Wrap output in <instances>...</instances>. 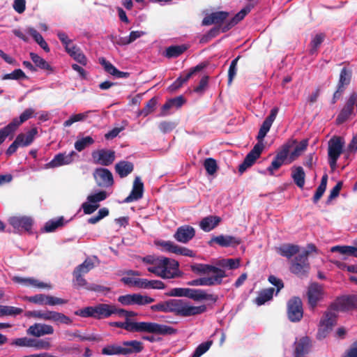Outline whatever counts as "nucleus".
<instances>
[{
  "instance_id": "nucleus-9",
  "label": "nucleus",
  "mask_w": 357,
  "mask_h": 357,
  "mask_svg": "<svg viewBox=\"0 0 357 357\" xmlns=\"http://www.w3.org/2000/svg\"><path fill=\"white\" fill-rule=\"evenodd\" d=\"M307 257L308 252H302L296 257L291 263V272L299 277L305 276L310 269Z\"/></svg>"
},
{
  "instance_id": "nucleus-10",
  "label": "nucleus",
  "mask_w": 357,
  "mask_h": 357,
  "mask_svg": "<svg viewBox=\"0 0 357 357\" xmlns=\"http://www.w3.org/2000/svg\"><path fill=\"white\" fill-rule=\"evenodd\" d=\"M334 311L348 312L357 310V296H343L337 298L331 305Z\"/></svg>"
},
{
  "instance_id": "nucleus-2",
  "label": "nucleus",
  "mask_w": 357,
  "mask_h": 357,
  "mask_svg": "<svg viewBox=\"0 0 357 357\" xmlns=\"http://www.w3.org/2000/svg\"><path fill=\"white\" fill-rule=\"evenodd\" d=\"M109 325L123 328L129 332L146 333L160 335H173L176 333V330L170 326L155 322L132 321L129 319H126L124 322H110Z\"/></svg>"
},
{
  "instance_id": "nucleus-45",
  "label": "nucleus",
  "mask_w": 357,
  "mask_h": 357,
  "mask_svg": "<svg viewBox=\"0 0 357 357\" xmlns=\"http://www.w3.org/2000/svg\"><path fill=\"white\" fill-rule=\"evenodd\" d=\"M199 69V66H197L195 70L186 74L185 76H181L178 78H177L176 80L169 86V89L172 91H173L180 88L184 83H185L190 78L194 71Z\"/></svg>"
},
{
  "instance_id": "nucleus-12",
  "label": "nucleus",
  "mask_w": 357,
  "mask_h": 357,
  "mask_svg": "<svg viewBox=\"0 0 357 357\" xmlns=\"http://www.w3.org/2000/svg\"><path fill=\"white\" fill-rule=\"evenodd\" d=\"M264 149V144L261 143H257L250 152L245 156L243 162L238 167V172L242 174L248 168L250 167L259 158L261 153Z\"/></svg>"
},
{
  "instance_id": "nucleus-31",
  "label": "nucleus",
  "mask_w": 357,
  "mask_h": 357,
  "mask_svg": "<svg viewBox=\"0 0 357 357\" xmlns=\"http://www.w3.org/2000/svg\"><path fill=\"white\" fill-rule=\"evenodd\" d=\"M218 245L222 247L235 246L241 243V240L231 236L220 235L212 239Z\"/></svg>"
},
{
  "instance_id": "nucleus-39",
  "label": "nucleus",
  "mask_w": 357,
  "mask_h": 357,
  "mask_svg": "<svg viewBox=\"0 0 357 357\" xmlns=\"http://www.w3.org/2000/svg\"><path fill=\"white\" fill-rule=\"evenodd\" d=\"M332 252H338L342 255L357 257V246L336 245L331 248Z\"/></svg>"
},
{
  "instance_id": "nucleus-24",
  "label": "nucleus",
  "mask_w": 357,
  "mask_h": 357,
  "mask_svg": "<svg viewBox=\"0 0 357 357\" xmlns=\"http://www.w3.org/2000/svg\"><path fill=\"white\" fill-rule=\"evenodd\" d=\"M74 151L66 153H59L54 156L52 161L47 164L49 167H56L61 165H68L73 160Z\"/></svg>"
},
{
  "instance_id": "nucleus-50",
  "label": "nucleus",
  "mask_w": 357,
  "mask_h": 357,
  "mask_svg": "<svg viewBox=\"0 0 357 357\" xmlns=\"http://www.w3.org/2000/svg\"><path fill=\"white\" fill-rule=\"evenodd\" d=\"M325 38L324 33H318L312 38L310 43V53L314 54L317 52L318 47L323 43Z\"/></svg>"
},
{
  "instance_id": "nucleus-21",
  "label": "nucleus",
  "mask_w": 357,
  "mask_h": 357,
  "mask_svg": "<svg viewBox=\"0 0 357 357\" xmlns=\"http://www.w3.org/2000/svg\"><path fill=\"white\" fill-rule=\"evenodd\" d=\"M355 102L356 96L355 95H352L349 97L345 106L343 107V109L338 114L336 119L337 123H342L349 118V116L351 115L353 112L354 105H355Z\"/></svg>"
},
{
  "instance_id": "nucleus-16",
  "label": "nucleus",
  "mask_w": 357,
  "mask_h": 357,
  "mask_svg": "<svg viewBox=\"0 0 357 357\" xmlns=\"http://www.w3.org/2000/svg\"><path fill=\"white\" fill-rule=\"evenodd\" d=\"M54 329L52 326L46 324L36 323L27 329V334L34 337H41L46 335H52Z\"/></svg>"
},
{
  "instance_id": "nucleus-19",
  "label": "nucleus",
  "mask_w": 357,
  "mask_h": 357,
  "mask_svg": "<svg viewBox=\"0 0 357 357\" xmlns=\"http://www.w3.org/2000/svg\"><path fill=\"white\" fill-rule=\"evenodd\" d=\"M144 184L139 176H136L132 185L130 194L124 199V202L129 203L137 201L143 196Z\"/></svg>"
},
{
  "instance_id": "nucleus-3",
  "label": "nucleus",
  "mask_w": 357,
  "mask_h": 357,
  "mask_svg": "<svg viewBox=\"0 0 357 357\" xmlns=\"http://www.w3.org/2000/svg\"><path fill=\"white\" fill-rule=\"evenodd\" d=\"M178 262L165 257H158L154 266H149L147 271L163 279H172L179 275Z\"/></svg>"
},
{
  "instance_id": "nucleus-28",
  "label": "nucleus",
  "mask_w": 357,
  "mask_h": 357,
  "mask_svg": "<svg viewBox=\"0 0 357 357\" xmlns=\"http://www.w3.org/2000/svg\"><path fill=\"white\" fill-rule=\"evenodd\" d=\"M123 350V355H129L133 353H139L143 349V344L137 340L123 342L121 344Z\"/></svg>"
},
{
  "instance_id": "nucleus-63",
  "label": "nucleus",
  "mask_w": 357,
  "mask_h": 357,
  "mask_svg": "<svg viewBox=\"0 0 357 357\" xmlns=\"http://www.w3.org/2000/svg\"><path fill=\"white\" fill-rule=\"evenodd\" d=\"M24 73L21 69H16L12 73L3 75L4 79H20L26 78Z\"/></svg>"
},
{
  "instance_id": "nucleus-38",
  "label": "nucleus",
  "mask_w": 357,
  "mask_h": 357,
  "mask_svg": "<svg viewBox=\"0 0 357 357\" xmlns=\"http://www.w3.org/2000/svg\"><path fill=\"white\" fill-rule=\"evenodd\" d=\"M274 291V288L272 287L263 289L259 293L257 297L255 298V303L257 305H264L266 302L271 300Z\"/></svg>"
},
{
  "instance_id": "nucleus-29",
  "label": "nucleus",
  "mask_w": 357,
  "mask_h": 357,
  "mask_svg": "<svg viewBox=\"0 0 357 357\" xmlns=\"http://www.w3.org/2000/svg\"><path fill=\"white\" fill-rule=\"evenodd\" d=\"M352 71L351 69L344 67L340 73V77L337 87L339 91H344L345 87L348 86L351 80Z\"/></svg>"
},
{
  "instance_id": "nucleus-42",
  "label": "nucleus",
  "mask_w": 357,
  "mask_h": 357,
  "mask_svg": "<svg viewBox=\"0 0 357 357\" xmlns=\"http://www.w3.org/2000/svg\"><path fill=\"white\" fill-rule=\"evenodd\" d=\"M30 58L32 61L35 63L36 66L38 68L45 70H52V67L42 57L38 56L37 54L31 52Z\"/></svg>"
},
{
  "instance_id": "nucleus-54",
  "label": "nucleus",
  "mask_w": 357,
  "mask_h": 357,
  "mask_svg": "<svg viewBox=\"0 0 357 357\" xmlns=\"http://www.w3.org/2000/svg\"><path fill=\"white\" fill-rule=\"evenodd\" d=\"M212 341H206L200 344L195 349L192 357H200L202 355L205 354L212 345Z\"/></svg>"
},
{
  "instance_id": "nucleus-44",
  "label": "nucleus",
  "mask_w": 357,
  "mask_h": 357,
  "mask_svg": "<svg viewBox=\"0 0 357 357\" xmlns=\"http://www.w3.org/2000/svg\"><path fill=\"white\" fill-rule=\"evenodd\" d=\"M327 181H328V176L326 174L324 175L321 178V183L317 188L316 192L313 197V201L314 203L317 202L320 198L324 195L326 189V185H327Z\"/></svg>"
},
{
  "instance_id": "nucleus-57",
  "label": "nucleus",
  "mask_w": 357,
  "mask_h": 357,
  "mask_svg": "<svg viewBox=\"0 0 357 357\" xmlns=\"http://www.w3.org/2000/svg\"><path fill=\"white\" fill-rule=\"evenodd\" d=\"M204 166L207 173L210 175L215 174L218 169L215 160L211 158L205 160Z\"/></svg>"
},
{
  "instance_id": "nucleus-4",
  "label": "nucleus",
  "mask_w": 357,
  "mask_h": 357,
  "mask_svg": "<svg viewBox=\"0 0 357 357\" xmlns=\"http://www.w3.org/2000/svg\"><path fill=\"white\" fill-rule=\"evenodd\" d=\"M206 310L204 305L194 306L186 301L181 299L169 300V313H173L176 316L190 317L200 314Z\"/></svg>"
},
{
  "instance_id": "nucleus-27",
  "label": "nucleus",
  "mask_w": 357,
  "mask_h": 357,
  "mask_svg": "<svg viewBox=\"0 0 357 357\" xmlns=\"http://www.w3.org/2000/svg\"><path fill=\"white\" fill-rule=\"evenodd\" d=\"M13 280L15 282L22 284L25 286H32L39 289H50L51 285L47 283H44L40 282L36 279L32 278H20V277H15Z\"/></svg>"
},
{
  "instance_id": "nucleus-22",
  "label": "nucleus",
  "mask_w": 357,
  "mask_h": 357,
  "mask_svg": "<svg viewBox=\"0 0 357 357\" xmlns=\"http://www.w3.org/2000/svg\"><path fill=\"white\" fill-rule=\"evenodd\" d=\"M310 348V341L307 337H303L295 342L294 357H305Z\"/></svg>"
},
{
  "instance_id": "nucleus-33",
  "label": "nucleus",
  "mask_w": 357,
  "mask_h": 357,
  "mask_svg": "<svg viewBox=\"0 0 357 357\" xmlns=\"http://www.w3.org/2000/svg\"><path fill=\"white\" fill-rule=\"evenodd\" d=\"M220 222V218L217 216H208L202 219L199 226L204 231H210L214 229Z\"/></svg>"
},
{
  "instance_id": "nucleus-37",
  "label": "nucleus",
  "mask_w": 357,
  "mask_h": 357,
  "mask_svg": "<svg viewBox=\"0 0 357 357\" xmlns=\"http://www.w3.org/2000/svg\"><path fill=\"white\" fill-rule=\"evenodd\" d=\"M38 131L36 128H33L29 130L26 133H20L19 134L17 137H20V144H19L20 146L24 147L30 145L35 138V136L37 135Z\"/></svg>"
},
{
  "instance_id": "nucleus-53",
  "label": "nucleus",
  "mask_w": 357,
  "mask_h": 357,
  "mask_svg": "<svg viewBox=\"0 0 357 357\" xmlns=\"http://www.w3.org/2000/svg\"><path fill=\"white\" fill-rule=\"evenodd\" d=\"M133 301L134 304L144 305L152 303L155 300L154 298L148 296H143L139 294H133Z\"/></svg>"
},
{
  "instance_id": "nucleus-15",
  "label": "nucleus",
  "mask_w": 357,
  "mask_h": 357,
  "mask_svg": "<svg viewBox=\"0 0 357 357\" xmlns=\"http://www.w3.org/2000/svg\"><path fill=\"white\" fill-rule=\"evenodd\" d=\"M93 177L100 187H109L113 185L112 174L107 169L97 168L93 172Z\"/></svg>"
},
{
  "instance_id": "nucleus-11",
  "label": "nucleus",
  "mask_w": 357,
  "mask_h": 357,
  "mask_svg": "<svg viewBox=\"0 0 357 357\" xmlns=\"http://www.w3.org/2000/svg\"><path fill=\"white\" fill-rule=\"evenodd\" d=\"M303 315V303L299 297H294L287 303V316L292 322L299 321Z\"/></svg>"
},
{
  "instance_id": "nucleus-64",
  "label": "nucleus",
  "mask_w": 357,
  "mask_h": 357,
  "mask_svg": "<svg viewBox=\"0 0 357 357\" xmlns=\"http://www.w3.org/2000/svg\"><path fill=\"white\" fill-rule=\"evenodd\" d=\"M271 127V125L265 123L264 121L263 122L257 137V139L258 140L257 143L264 144V139L266 137L267 132L270 130Z\"/></svg>"
},
{
  "instance_id": "nucleus-14",
  "label": "nucleus",
  "mask_w": 357,
  "mask_h": 357,
  "mask_svg": "<svg viewBox=\"0 0 357 357\" xmlns=\"http://www.w3.org/2000/svg\"><path fill=\"white\" fill-rule=\"evenodd\" d=\"M92 158L95 163L108 166L114 162L115 153L107 149L96 150L92 152Z\"/></svg>"
},
{
  "instance_id": "nucleus-43",
  "label": "nucleus",
  "mask_w": 357,
  "mask_h": 357,
  "mask_svg": "<svg viewBox=\"0 0 357 357\" xmlns=\"http://www.w3.org/2000/svg\"><path fill=\"white\" fill-rule=\"evenodd\" d=\"M217 265L229 269H236L240 266L239 259H222L217 262Z\"/></svg>"
},
{
  "instance_id": "nucleus-17",
  "label": "nucleus",
  "mask_w": 357,
  "mask_h": 357,
  "mask_svg": "<svg viewBox=\"0 0 357 357\" xmlns=\"http://www.w3.org/2000/svg\"><path fill=\"white\" fill-rule=\"evenodd\" d=\"M190 268L194 273L197 274H208L210 273H213V275L222 274V279L227 276L224 270L212 265L196 264L192 265Z\"/></svg>"
},
{
  "instance_id": "nucleus-26",
  "label": "nucleus",
  "mask_w": 357,
  "mask_h": 357,
  "mask_svg": "<svg viewBox=\"0 0 357 357\" xmlns=\"http://www.w3.org/2000/svg\"><path fill=\"white\" fill-rule=\"evenodd\" d=\"M330 310L326 312L324 317L320 321V331L324 333H327L336 322V314Z\"/></svg>"
},
{
  "instance_id": "nucleus-34",
  "label": "nucleus",
  "mask_w": 357,
  "mask_h": 357,
  "mask_svg": "<svg viewBox=\"0 0 357 357\" xmlns=\"http://www.w3.org/2000/svg\"><path fill=\"white\" fill-rule=\"evenodd\" d=\"M299 250V246L293 244H284L277 248L280 255L289 259L298 253Z\"/></svg>"
},
{
  "instance_id": "nucleus-55",
  "label": "nucleus",
  "mask_w": 357,
  "mask_h": 357,
  "mask_svg": "<svg viewBox=\"0 0 357 357\" xmlns=\"http://www.w3.org/2000/svg\"><path fill=\"white\" fill-rule=\"evenodd\" d=\"M107 197V194L105 191H100L89 195L87 197V201L93 204H98V202L105 200Z\"/></svg>"
},
{
  "instance_id": "nucleus-5",
  "label": "nucleus",
  "mask_w": 357,
  "mask_h": 357,
  "mask_svg": "<svg viewBox=\"0 0 357 357\" xmlns=\"http://www.w3.org/2000/svg\"><path fill=\"white\" fill-rule=\"evenodd\" d=\"M116 307L114 305L100 303L95 306H89L75 312V314L82 317H92L96 319L108 318L116 314Z\"/></svg>"
},
{
  "instance_id": "nucleus-46",
  "label": "nucleus",
  "mask_w": 357,
  "mask_h": 357,
  "mask_svg": "<svg viewBox=\"0 0 357 357\" xmlns=\"http://www.w3.org/2000/svg\"><path fill=\"white\" fill-rule=\"evenodd\" d=\"M95 267L94 263L91 259L87 258L84 260V261L77 266L75 271L85 275L88 273L91 270H92Z\"/></svg>"
},
{
  "instance_id": "nucleus-7",
  "label": "nucleus",
  "mask_w": 357,
  "mask_h": 357,
  "mask_svg": "<svg viewBox=\"0 0 357 357\" xmlns=\"http://www.w3.org/2000/svg\"><path fill=\"white\" fill-rule=\"evenodd\" d=\"M344 142L340 137H333L328 142V163L333 170L336 168L337 161L342 153Z\"/></svg>"
},
{
  "instance_id": "nucleus-13",
  "label": "nucleus",
  "mask_w": 357,
  "mask_h": 357,
  "mask_svg": "<svg viewBox=\"0 0 357 357\" xmlns=\"http://www.w3.org/2000/svg\"><path fill=\"white\" fill-rule=\"evenodd\" d=\"M9 222L13 228L18 232L26 231L28 233H31L33 220L31 217H12L10 218Z\"/></svg>"
},
{
  "instance_id": "nucleus-18",
  "label": "nucleus",
  "mask_w": 357,
  "mask_h": 357,
  "mask_svg": "<svg viewBox=\"0 0 357 357\" xmlns=\"http://www.w3.org/2000/svg\"><path fill=\"white\" fill-rule=\"evenodd\" d=\"M195 235V229L189 225H184L178 227L175 232L174 238L181 243H186L190 241Z\"/></svg>"
},
{
  "instance_id": "nucleus-36",
  "label": "nucleus",
  "mask_w": 357,
  "mask_h": 357,
  "mask_svg": "<svg viewBox=\"0 0 357 357\" xmlns=\"http://www.w3.org/2000/svg\"><path fill=\"white\" fill-rule=\"evenodd\" d=\"M185 102V99L181 96L168 100L162 107V115H166V111L172 107L180 108Z\"/></svg>"
},
{
  "instance_id": "nucleus-35",
  "label": "nucleus",
  "mask_w": 357,
  "mask_h": 357,
  "mask_svg": "<svg viewBox=\"0 0 357 357\" xmlns=\"http://www.w3.org/2000/svg\"><path fill=\"white\" fill-rule=\"evenodd\" d=\"M291 177L298 187L302 188L305 184V174L302 167H294L291 169Z\"/></svg>"
},
{
  "instance_id": "nucleus-62",
  "label": "nucleus",
  "mask_w": 357,
  "mask_h": 357,
  "mask_svg": "<svg viewBox=\"0 0 357 357\" xmlns=\"http://www.w3.org/2000/svg\"><path fill=\"white\" fill-rule=\"evenodd\" d=\"M190 288H174L168 294L169 296L187 297L188 298Z\"/></svg>"
},
{
  "instance_id": "nucleus-51",
  "label": "nucleus",
  "mask_w": 357,
  "mask_h": 357,
  "mask_svg": "<svg viewBox=\"0 0 357 357\" xmlns=\"http://www.w3.org/2000/svg\"><path fill=\"white\" fill-rule=\"evenodd\" d=\"M18 119H14L7 126L1 130V138H5L12 135L19 126Z\"/></svg>"
},
{
  "instance_id": "nucleus-58",
  "label": "nucleus",
  "mask_w": 357,
  "mask_h": 357,
  "mask_svg": "<svg viewBox=\"0 0 357 357\" xmlns=\"http://www.w3.org/2000/svg\"><path fill=\"white\" fill-rule=\"evenodd\" d=\"M151 309L155 312L169 313V300L162 301L155 305H151Z\"/></svg>"
},
{
  "instance_id": "nucleus-61",
  "label": "nucleus",
  "mask_w": 357,
  "mask_h": 357,
  "mask_svg": "<svg viewBox=\"0 0 357 357\" xmlns=\"http://www.w3.org/2000/svg\"><path fill=\"white\" fill-rule=\"evenodd\" d=\"M48 299V295L46 294H36L33 296H30L28 298V301L29 302L38 304V305H47Z\"/></svg>"
},
{
  "instance_id": "nucleus-20",
  "label": "nucleus",
  "mask_w": 357,
  "mask_h": 357,
  "mask_svg": "<svg viewBox=\"0 0 357 357\" xmlns=\"http://www.w3.org/2000/svg\"><path fill=\"white\" fill-rule=\"evenodd\" d=\"M222 282V275H213L211 277H204L196 280H193L188 282L191 286H214L220 284Z\"/></svg>"
},
{
  "instance_id": "nucleus-41",
  "label": "nucleus",
  "mask_w": 357,
  "mask_h": 357,
  "mask_svg": "<svg viewBox=\"0 0 357 357\" xmlns=\"http://www.w3.org/2000/svg\"><path fill=\"white\" fill-rule=\"evenodd\" d=\"M93 112V110H88L83 113L72 115L68 120H66L63 123V126L65 127H69L75 122L84 121L89 117L91 113Z\"/></svg>"
},
{
  "instance_id": "nucleus-60",
  "label": "nucleus",
  "mask_w": 357,
  "mask_h": 357,
  "mask_svg": "<svg viewBox=\"0 0 357 357\" xmlns=\"http://www.w3.org/2000/svg\"><path fill=\"white\" fill-rule=\"evenodd\" d=\"M157 105V100L155 98H152L149 100L145 107L142 109L140 114L144 115V116H147L152 112H153L155 106Z\"/></svg>"
},
{
  "instance_id": "nucleus-49",
  "label": "nucleus",
  "mask_w": 357,
  "mask_h": 357,
  "mask_svg": "<svg viewBox=\"0 0 357 357\" xmlns=\"http://www.w3.org/2000/svg\"><path fill=\"white\" fill-rule=\"evenodd\" d=\"M93 143L94 139L91 137L87 136L77 140L75 143V148L77 151H82L86 147L93 144Z\"/></svg>"
},
{
  "instance_id": "nucleus-1",
  "label": "nucleus",
  "mask_w": 357,
  "mask_h": 357,
  "mask_svg": "<svg viewBox=\"0 0 357 357\" xmlns=\"http://www.w3.org/2000/svg\"><path fill=\"white\" fill-rule=\"evenodd\" d=\"M308 139H305L298 142L295 139H288L277 151L268 171L271 175L275 170L278 169L283 164H290L299 158L307 149Z\"/></svg>"
},
{
  "instance_id": "nucleus-48",
  "label": "nucleus",
  "mask_w": 357,
  "mask_h": 357,
  "mask_svg": "<svg viewBox=\"0 0 357 357\" xmlns=\"http://www.w3.org/2000/svg\"><path fill=\"white\" fill-rule=\"evenodd\" d=\"M73 275L74 278L73 280V286L76 288L84 287L86 289V287H88L89 284L84 278V275L75 270L73 271Z\"/></svg>"
},
{
  "instance_id": "nucleus-25",
  "label": "nucleus",
  "mask_w": 357,
  "mask_h": 357,
  "mask_svg": "<svg viewBox=\"0 0 357 357\" xmlns=\"http://www.w3.org/2000/svg\"><path fill=\"white\" fill-rule=\"evenodd\" d=\"M188 298L196 301L207 300L216 302L218 296L212 294H207L206 291L199 289H190Z\"/></svg>"
},
{
  "instance_id": "nucleus-59",
  "label": "nucleus",
  "mask_w": 357,
  "mask_h": 357,
  "mask_svg": "<svg viewBox=\"0 0 357 357\" xmlns=\"http://www.w3.org/2000/svg\"><path fill=\"white\" fill-rule=\"evenodd\" d=\"M70 56L77 62L83 66H86L87 64V59L80 48H78L75 52H72V54Z\"/></svg>"
},
{
  "instance_id": "nucleus-52",
  "label": "nucleus",
  "mask_w": 357,
  "mask_h": 357,
  "mask_svg": "<svg viewBox=\"0 0 357 357\" xmlns=\"http://www.w3.org/2000/svg\"><path fill=\"white\" fill-rule=\"evenodd\" d=\"M63 218H59L56 220H52L46 222L43 231L45 232L54 231L56 229L63 225Z\"/></svg>"
},
{
  "instance_id": "nucleus-30",
  "label": "nucleus",
  "mask_w": 357,
  "mask_h": 357,
  "mask_svg": "<svg viewBox=\"0 0 357 357\" xmlns=\"http://www.w3.org/2000/svg\"><path fill=\"white\" fill-rule=\"evenodd\" d=\"M99 61L100 63L104 67L105 71L110 75L119 78L128 77V73L119 71L114 66H113L110 62L107 61L105 58H100Z\"/></svg>"
},
{
  "instance_id": "nucleus-47",
  "label": "nucleus",
  "mask_w": 357,
  "mask_h": 357,
  "mask_svg": "<svg viewBox=\"0 0 357 357\" xmlns=\"http://www.w3.org/2000/svg\"><path fill=\"white\" fill-rule=\"evenodd\" d=\"M102 354L105 355H123V350L121 345L110 344L102 349Z\"/></svg>"
},
{
  "instance_id": "nucleus-32",
  "label": "nucleus",
  "mask_w": 357,
  "mask_h": 357,
  "mask_svg": "<svg viewBox=\"0 0 357 357\" xmlns=\"http://www.w3.org/2000/svg\"><path fill=\"white\" fill-rule=\"evenodd\" d=\"M134 169L133 164L128 161L122 160L115 165V170L121 178L127 176Z\"/></svg>"
},
{
  "instance_id": "nucleus-56",
  "label": "nucleus",
  "mask_w": 357,
  "mask_h": 357,
  "mask_svg": "<svg viewBox=\"0 0 357 357\" xmlns=\"http://www.w3.org/2000/svg\"><path fill=\"white\" fill-rule=\"evenodd\" d=\"M239 56H237L236 59H234L230 64V66L228 70V84L230 85L234 78V77L236 75L237 72V63L239 59Z\"/></svg>"
},
{
  "instance_id": "nucleus-6",
  "label": "nucleus",
  "mask_w": 357,
  "mask_h": 357,
  "mask_svg": "<svg viewBox=\"0 0 357 357\" xmlns=\"http://www.w3.org/2000/svg\"><path fill=\"white\" fill-rule=\"evenodd\" d=\"M30 315L36 319L52 321L56 324L71 325L73 320L61 312L52 310H34Z\"/></svg>"
},
{
  "instance_id": "nucleus-8",
  "label": "nucleus",
  "mask_w": 357,
  "mask_h": 357,
  "mask_svg": "<svg viewBox=\"0 0 357 357\" xmlns=\"http://www.w3.org/2000/svg\"><path fill=\"white\" fill-rule=\"evenodd\" d=\"M306 295L310 308L314 310L318 303L324 300L326 292L321 284L312 282L309 284Z\"/></svg>"
},
{
  "instance_id": "nucleus-23",
  "label": "nucleus",
  "mask_w": 357,
  "mask_h": 357,
  "mask_svg": "<svg viewBox=\"0 0 357 357\" xmlns=\"http://www.w3.org/2000/svg\"><path fill=\"white\" fill-rule=\"evenodd\" d=\"M229 16V13L225 11L212 13L206 16L202 20V25L208 26L213 24H220Z\"/></svg>"
},
{
  "instance_id": "nucleus-40",
  "label": "nucleus",
  "mask_w": 357,
  "mask_h": 357,
  "mask_svg": "<svg viewBox=\"0 0 357 357\" xmlns=\"http://www.w3.org/2000/svg\"><path fill=\"white\" fill-rule=\"evenodd\" d=\"M187 50L185 45H172L166 49L165 56L167 58H175L182 54Z\"/></svg>"
}]
</instances>
